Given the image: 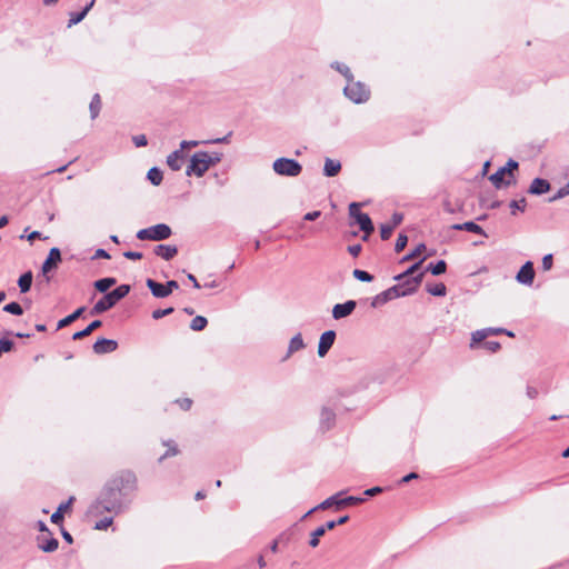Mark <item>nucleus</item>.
Wrapping results in <instances>:
<instances>
[{
    "mask_svg": "<svg viewBox=\"0 0 569 569\" xmlns=\"http://www.w3.org/2000/svg\"><path fill=\"white\" fill-rule=\"evenodd\" d=\"M138 489V479L131 471H122L113 477L101 493L116 513L124 511L131 503L130 496Z\"/></svg>",
    "mask_w": 569,
    "mask_h": 569,
    "instance_id": "obj_1",
    "label": "nucleus"
},
{
    "mask_svg": "<svg viewBox=\"0 0 569 569\" xmlns=\"http://www.w3.org/2000/svg\"><path fill=\"white\" fill-rule=\"evenodd\" d=\"M222 160V153L218 151H197L191 158L186 169L187 176L202 177L212 166Z\"/></svg>",
    "mask_w": 569,
    "mask_h": 569,
    "instance_id": "obj_2",
    "label": "nucleus"
},
{
    "mask_svg": "<svg viewBox=\"0 0 569 569\" xmlns=\"http://www.w3.org/2000/svg\"><path fill=\"white\" fill-rule=\"evenodd\" d=\"M425 272L426 271L419 272V274L417 277H413L411 280V283H412L411 287H409L407 289H402V286H392V287L388 288L387 290L380 292L379 295L373 297V299L371 301V306L373 308H377L379 306L387 303L390 300L412 295L419 287L420 282L422 281Z\"/></svg>",
    "mask_w": 569,
    "mask_h": 569,
    "instance_id": "obj_3",
    "label": "nucleus"
},
{
    "mask_svg": "<svg viewBox=\"0 0 569 569\" xmlns=\"http://www.w3.org/2000/svg\"><path fill=\"white\" fill-rule=\"evenodd\" d=\"M129 292V284H120L112 291L107 292L101 299H99L92 307L90 313L97 316L108 311L109 309L114 307L118 303V301L127 297Z\"/></svg>",
    "mask_w": 569,
    "mask_h": 569,
    "instance_id": "obj_4",
    "label": "nucleus"
},
{
    "mask_svg": "<svg viewBox=\"0 0 569 569\" xmlns=\"http://www.w3.org/2000/svg\"><path fill=\"white\" fill-rule=\"evenodd\" d=\"M519 167L518 162L513 159H509L506 166L499 168L495 173L489 177V180L496 188L502 186H511L515 183L513 171Z\"/></svg>",
    "mask_w": 569,
    "mask_h": 569,
    "instance_id": "obj_5",
    "label": "nucleus"
},
{
    "mask_svg": "<svg viewBox=\"0 0 569 569\" xmlns=\"http://www.w3.org/2000/svg\"><path fill=\"white\" fill-rule=\"evenodd\" d=\"M345 96L355 103H363L370 98V90L360 81L349 80L343 89Z\"/></svg>",
    "mask_w": 569,
    "mask_h": 569,
    "instance_id": "obj_6",
    "label": "nucleus"
},
{
    "mask_svg": "<svg viewBox=\"0 0 569 569\" xmlns=\"http://www.w3.org/2000/svg\"><path fill=\"white\" fill-rule=\"evenodd\" d=\"M171 228L166 223H158L149 228L141 229L137 232L139 240L161 241L170 238Z\"/></svg>",
    "mask_w": 569,
    "mask_h": 569,
    "instance_id": "obj_7",
    "label": "nucleus"
},
{
    "mask_svg": "<svg viewBox=\"0 0 569 569\" xmlns=\"http://www.w3.org/2000/svg\"><path fill=\"white\" fill-rule=\"evenodd\" d=\"M273 171L279 176L297 177L302 171V166L295 159L278 158L272 164Z\"/></svg>",
    "mask_w": 569,
    "mask_h": 569,
    "instance_id": "obj_8",
    "label": "nucleus"
},
{
    "mask_svg": "<svg viewBox=\"0 0 569 569\" xmlns=\"http://www.w3.org/2000/svg\"><path fill=\"white\" fill-rule=\"evenodd\" d=\"M359 207L360 204L357 202L350 203L349 213L352 218L356 219V222L365 232L363 240H367L368 236L373 232L375 228L370 217L367 213L361 212Z\"/></svg>",
    "mask_w": 569,
    "mask_h": 569,
    "instance_id": "obj_9",
    "label": "nucleus"
},
{
    "mask_svg": "<svg viewBox=\"0 0 569 569\" xmlns=\"http://www.w3.org/2000/svg\"><path fill=\"white\" fill-rule=\"evenodd\" d=\"M147 287L150 289L151 293L156 298H166L168 297L174 289L179 288V284L176 280H170L166 284L159 283L152 279H147Z\"/></svg>",
    "mask_w": 569,
    "mask_h": 569,
    "instance_id": "obj_10",
    "label": "nucleus"
},
{
    "mask_svg": "<svg viewBox=\"0 0 569 569\" xmlns=\"http://www.w3.org/2000/svg\"><path fill=\"white\" fill-rule=\"evenodd\" d=\"M103 512H113L116 509H111L110 505L107 503V499L102 493L90 505L87 515L92 517L101 516Z\"/></svg>",
    "mask_w": 569,
    "mask_h": 569,
    "instance_id": "obj_11",
    "label": "nucleus"
},
{
    "mask_svg": "<svg viewBox=\"0 0 569 569\" xmlns=\"http://www.w3.org/2000/svg\"><path fill=\"white\" fill-rule=\"evenodd\" d=\"M535 278L533 263L527 261L518 271L516 279L519 283L531 286Z\"/></svg>",
    "mask_w": 569,
    "mask_h": 569,
    "instance_id": "obj_12",
    "label": "nucleus"
},
{
    "mask_svg": "<svg viewBox=\"0 0 569 569\" xmlns=\"http://www.w3.org/2000/svg\"><path fill=\"white\" fill-rule=\"evenodd\" d=\"M336 339V332L333 330L325 331L319 339L318 355L325 357L330 348L332 347Z\"/></svg>",
    "mask_w": 569,
    "mask_h": 569,
    "instance_id": "obj_13",
    "label": "nucleus"
},
{
    "mask_svg": "<svg viewBox=\"0 0 569 569\" xmlns=\"http://www.w3.org/2000/svg\"><path fill=\"white\" fill-rule=\"evenodd\" d=\"M357 302L355 300H348L345 303H337L332 309V317L336 320L348 317L356 309Z\"/></svg>",
    "mask_w": 569,
    "mask_h": 569,
    "instance_id": "obj_14",
    "label": "nucleus"
},
{
    "mask_svg": "<svg viewBox=\"0 0 569 569\" xmlns=\"http://www.w3.org/2000/svg\"><path fill=\"white\" fill-rule=\"evenodd\" d=\"M93 352L97 355L110 353L117 350L118 342L112 339L101 338L98 339L93 345Z\"/></svg>",
    "mask_w": 569,
    "mask_h": 569,
    "instance_id": "obj_15",
    "label": "nucleus"
},
{
    "mask_svg": "<svg viewBox=\"0 0 569 569\" xmlns=\"http://www.w3.org/2000/svg\"><path fill=\"white\" fill-rule=\"evenodd\" d=\"M61 261V252L59 248H51L47 259L42 264V273H48L51 269L56 268L58 263Z\"/></svg>",
    "mask_w": 569,
    "mask_h": 569,
    "instance_id": "obj_16",
    "label": "nucleus"
},
{
    "mask_svg": "<svg viewBox=\"0 0 569 569\" xmlns=\"http://www.w3.org/2000/svg\"><path fill=\"white\" fill-rule=\"evenodd\" d=\"M231 134H232V132H229L227 136H224L222 138H216V139H210V140H206V141L183 140L180 143L179 150L183 151L187 148H194V147H198L200 143H211V144L228 143Z\"/></svg>",
    "mask_w": 569,
    "mask_h": 569,
    "instance_id": "obj_17",
    "label": "nucleus"
},
{
    "mask_svg": "<svg viewBox=\"0 0 569 569\" xmlns=\"http://www.w3.org/2000/svg\"><path fill=\"white\" fill-rule=\"evenodd\" d=\"M184 163V152L182 150H174L167 157V164L168 167L173 170L178 171L182 168Z\"/></svg>",
    "mask_w": 569,
    "mask_h": 569,
    "instance_id": "obj_18",
    "label": "nucleus"
},
{
    "mask_svg": "<svg viewBox=\"0 0 569 569\" xmlns=\"http://www.w3.org/2000/svg\"><path fill=\"white\" fill-rule=\"evenodd\" d=\"M154 253L158 257H161L162 259L168 261L171 260L178 253V248L172 244H158L154 248Z\"/></svg>",
    "mask_w": 569,
    "mask_h": 569,
    "instance_id": "obj_19",
    "label": "nucleus"
},
{
    "mask_svg": "<svg viewBox=\"0 0 569 569\" xmlns=\"http://www.w3.org/2000/svg\"><path fill=\"white\" fill-rule=\"evenodd\" d=\"M341 170V162L336 159L326 158L323 164V176L336 177Z\"/></svg>",
    "mask_w": 569,
    "mask_h": 569,
    "instance_id": "obj_20",
    "label": "nucleus"
},
{
    "mask_svg": "<svg viewBox=\"0 0 569 569\" xmlns=\"http://www.w3.org/2000/svg\"><path fill=\"white\" fill-rule=\"evenodd\" d=\"M550 189V183L545 180V179H541V178H536L532 180L530 187H529V192L531 194H543L546 192H548Z\"/></svg>",
    "mask_w": 569,
    "mask_h": 569,
    "instance_id": "obj_21",
    "label": "nucleus"
},
{
    "mask_svg": "<svg viewBox=\"0 0 569 569\" xmlns=\"http://www.w3.org/2000/svg\"><path fill=\"white\" fill-rule=\"evenodd\" d=\"M336 420V415L331 409L323 408L320 415V426L325 430H329Z\"/></svg>",
    "mask_w": 569,
    "mask_h": 569,
    "instance_id": "obj_22",
    "label": "nucleus"
},
{
    "mask_svg": "<svg viewBox=\"0 0 569 569\" xmlns=\"http://www.w3.org/2000/svg\"><path fill=\"white\" fill-rule=\"evenodd\" d=\"M502 331H505V329H502V328H487V329L477 330L472 333V341L481 342L489 335H498V333H502Z\"/></svg>",
    "mask_w": 569,
    "mask_h": 569,
    "instance_id": "obj_23",
    "label": "nucleus"
},
{
    "mask_svg": "<svg viewBox=\"0 0 569 569\" xmlns=\"http://www.w3.org/2000/svg\"><path fill=\"white\" fill-rule=\"evenodd\" d=\"M452 229L455 230H465L468 232L477 233V234H485L483 229L477 224L473 221H467L463 223H456L452 226Z\"/></svg>",
    "mask_w": 569,
    "mask_h": 569,
    "instance_id": "obj_24",
    "label": "nucleus"
},
{
    "mask_svg": "<svg viewBox=\"0 0 569 569\" xmlns=\"http://www.w3.org/2000/svg\"><path fill=\"white\" fill-rule=\"evenodd\" d=\"M342 493H343V492H342V491H340V492H338V493H336V495H333V496H331V497L327 498V499H326L325 501H322L319 506H317L316 508H313V509L309 510V511L307 512V515H306V516L310 515V513H311L313 510H316V509H328V508H330V507H332V506H336V507L338 508V502L340 501V496H341Z\"/></svg>",
    "mask_w": 569,
    "mask_h": 569,
    "instance_id": "obj_25",
    "label": "nucleus"
},
{
    "mask_svg": "<svg viewBox=\"0 0 569 569\" xmlns=\"http://www.w3.org/2000/svg\"><path fill=\"white\" fill-rule=\"evenodd\" d=\"M73 501V497H70V499L67 502L61 503L58 509L52 513L51 516V522L58 525L63 520V512L69 509L70 505Z\"/></svg>",
    "mask_w": 569,
    "mask_h": 569,
    "instance_id": "obj_26",
    "label": "nucleus"
},
{
    "mask_svg": "<svg viewBox=\"0 0 569 569\" xmlns=\"http://www.w3.org/2000/svg\"><path fill=\"white\" fill-rule=\"evenodd\" d=\"M84 311V307L78 308L76 311H73L71 315L67 316L66 318L58 321L57 329H62L73 321H76Z\"/></svg>",
    "mask_w": 569,
    "mask_h": 569,
    "instance_id": "obj_27",
    "label": "nucleus"
},
{
    "mask_svg": "<svg viewBox=\"0 0 569 569\" xmlns=\"http://www.w3.org/2000/svg\"><path fill=\"white\" fill-rule=\"evenodd\" d=\"M32 278L33 277H32L31 271H27L20 276V278L18 280V286H19L21 293H26L30 290L31 284H32Z\"/></svg>",
    "mask_w": 569,
    "mask_h": 569,
    "instance_id": "obj_28",
    "label": "nucleus"
},
{
    "mask_svg": "<svg viewBox=\"0 0 569 569\" xmlns=\"http://www.w3.org/2000/svg\"><path fill=\"white\" fill-rule=\"evenodd\" d=\"M101 325H102V322L100 320H94L83 330L74 332L72 336V339L80 340V339L89 336L93 330L100 328Z\"/></svg>",
    "mask_w": 569,
    "mask_h": 569,
    "instance_id": "obj_29",
    "label": "nucleus"
},
{
    "mask_svg": "<svg viewBox=\"0 0 569 569\" xmlns=\"http://www.w3.org/2000/svg\"><path fill=\"white\" fill-rule=\"evenodd\" d=\"M116 282V278L107 277L94 281L93 286L99 292H107Z\"/></svg>",
    "mask_w": 569,
    "mask_h": 569,
    "instance_id": "obj_30",
    "label": "nucleus"
},
{
    "mask_svg": "<svg viewBox=\"0 0 569 569\" xmlns=\"http://www.w3.org/2000/svg\"><path fill=\"white\" fill-rule=\"evenodd\" d=\"M305 348V343L301 333L293 336L289 342L288 356Z\"/></svg>",
    "mask_w": 569,
    "mask_h": 569,
    "instance_id": "obj_31",
    "label": "nucleus"
},
{
    "mask_svg": "<svg viewBox=\"0 0 569 569\" xmlns=\"http://www.w3.org/2000/svg\"><path fill=\"white\" fill-rule=\"evenodd\" d=\"M58 546L59 541L53 537L39 541L38 543V547L44 552H53L57 550Z\"/></svg>",
    "mask_w": 569,
    "mask_h": 569,
    "instance_id": "obj_32",
    "label": "nucleus"
},
{
    "mask_svg": "<svg viewBox=\"0 0 569 569\" xmlns=\"http://www.w3.org/2000/svg\"><path fill=\"white\" fill-rule=\"evenodd\" d=\"M423 261H425V258L420 259L418 262H416L410 268H408L403 273L396 276L395 279L398 281H401L402 279L408 278V277H410V278L417 277L419 273H416V272Z\"/></svg>",
    "mask_w": 569,
    "mask_h": 569,
    "instance_id": "obj_33",
    "label": "nucleus"
},
{
    "mask_svg": "<svg viewBox=\"0 0 569 569\" xmlns=\"http://www.w3.org/2000/svg\"><path fill=\"white\" fill-rule=\"evenodd\" d=\"M163 446L168 447V450L159 458V462H162L164 459L174 457L179 453V449L174 441L168 440L162 442Z\"/></svg>",
    "mask_w": 569,
    "mask_h": 569,
    "instance_id": "obj_34",
    "label": "nucleus"
},
{
    "mask_svg": "<svg viewBox=\"0 0 569 569\" xmlns=\"http://www.w3.org/2000/svg\"><path fill=\"white\" fill-rule=\"evenodd\" d=\"M447 270V263L445 260H439L436 263H429L426 271H430L433 276H440Z\"/></svg>",
    "mask_w": 569,
    "mask_h": 569,
    "instance_id": "obj_35",
    "label": "nucleus"
},
{
    "mask_svg": "<svg viewBox=\"0 0 569 569\" xmlns=\"http://www.w3.org/2000/svg\"><path fill=\"white\" fill-rule=\"evenodd\" d=\"M426 290L428 293L435 297H443L446 296L447 288L442 282L435 284H427Z\"/></svg>",
    "mask_w": 569,
    "mask_h": 569,
    "instance_id": "obj_36",
    "label": "nucleus"
},
{
    "mask_svg": "<svg viewBox=\"0 0 569 569\" xmlns=\"http://www.w3.org/2000/svg\"><path fill=\"white\" fill-rule=\"evenodd\" d=\"M147 178L153 186H159L162 182L163 174L159 168L153 167L148 171Z\"/></svg>",
    "mask_w": 569,
    "mask_h": 569,
    "instance_id": "obj_37",
    "label": "nucleus"
},
{
    "mask_svg": "<svg viewBox=\"0 0 569 569\" xmlns=\"http://www.w3.org/2000/svg\"><path fill=\"white\" fill-rule=\"evenodd\" d=\"M89 109H90L91 119H96L98 117L99 112H100V109H101V99H100V96L98 93H96L92 97L90 106H89Z\"/></svg>",
    "mask_w": 569,
    "mask_h": 569,
    "instance_id": "obj_38",
    "label": "nucleus"
},
{
    "mask_svg": "<svg viewBox=\"0 0 569 569\" xmlns=\"http://www.w3.org/2000/svg\"><path fill=\"white\" fill-rule=\"evenodd\" d=\"M326 528L323 526L318 527L316 530L311 532V538L309 540V545L312 548H316L319 546V539L326 533Z\"/></svg>",
    "mask_w": 569,
    "mask_h": 569,
    "instance_id": "obj_39",
    "label": "nucleus"
},
{
    "mask_svg": "<svg viewBox=\"0 0 569 569\" xmlns=\"http://www.w3.org/2000/svg\"><path fill=\"white\" fill-rule=\"evenodd\" d=\"M207 319L202 316H196L192 320H191V323H190V328L193 330V331H201L203 330L206 327H207Z\"/></svg>",
    "mask_w": 569,
    "mask_h": 569,
    "instance_id": "obj_40",
    "label": "nucleus"
},
{
    "mask_svg": "<svg viewBox=\"0 0 569 569\" xmlns=\"http://www.w3.org/2000/svg\"><path fill=\"white\" fill-rule=\"evenodd\" d=\"M331 67L336 69L338 72H340L347 79V82L353 78L349 67L346 66L345 63L333 62Z\"/></svg>",
    "mask_w": 569,
    "mask_h": 569,
    "instance_id": "obj_41",
    "label": "nucleus"
},
{
    "mask_svg": "<svg viewBox=\"0 0 569 569\" xmlns=\"http://www.w3.org/2000/svg\"><path fill=\"white\" fill-rule=\"evenodd\" d=\"M3 311L14 316H21L23 313V309L18 302H10L6 305L3 307Z\"/></svg>",
    "mask_w": 569,
    "mask_h": 569,
    "instance_id": "obj_42",
    "label": "nucleus"
},
{
    "mask_svg": "<svg viewBox=\"0 0 569 569\" xmlns=\"http://www.w3.org/2000/svg\"><path fill=\"white\" fill-rule=\"evenodd\" d=\"M363 501H365V499L361 497L349 496L343 499H340V501L338 502V508H340L342 506L362 503Z\"/></svg>",
    "mask_w": 569,
    "mask_h": 569,
    "instance_id": "obj_43",
    "label": "nucleus"
},
{
    "mask_svg": "<svg viewBox=\"0 0 569 569\" xmlns=\"http://www.w3.org/2000/svg\"><path fill=\"white\" fill-rule=\"evenodd\" d=\"M352 274L357 280L362 282H370L373 279V277L369 272L360 269H355Z\"/></svg>",
    "mask_w": 569,
    "mask_h": 569,
    "instance_id": "obj_44",
    "label": "nucleus"
},
{
    "mask_svg": "<svg viewBox=\"0 0 569 569\" xmlns=\"http://www.w3.org/2000/svg\"><path fill=\"white\" fill-rule=\"evenodd\" d=\"M426 250V246L423 243H419L410 253H408L407 256H405L402 258V261H408V260H411L413 258H417L418 256H420L423 251Z\"/></svg>",
    "mask_w": 569,
    "mask_h": 569,
    "instance_id": "obj_45",
    "label": "nucleus"
},
{
    "mask_svg": "<svg viewBox=\"0 0 569 569\" xmlns=\"http://www.w3.org/2000/svg\"><path fill=\"white\" fill-rule=\"evenodd\" d=\"M348 520H349V517H348V516H342V517H340L338 520H330V521H327V522L323 525V527L326 528V530H332V529H335L337 526H340V525L346 523Z\"/></svg>",
    "mask_w": 569,
    "mask_h": 569,
    "instance_id": "obj_46",
    "label": "nucleus"
},
{
    "mask_svg": "<svg viewBox=\"0 0 569 569\" xmlns=\"http://www.w3.org/2000/svg\"><path fill=\"white\" fill-rule=\"evenodd\" d=\"M86 11H80V12H72L70 13V19H69V22H68V27H72L79 22H81L84 17H86Z\"/></svg>",
    "mask_w": 569,
    "mask_h": 569,
    "instance_id": "obj_47",
    "label": "nucleus"
},
{
    "mask_svg": "<svg viewBox=\"0 0 569 569\" xmlns=\"http://www.w3.org/2000/svg\"><path fill=\"white\" fill-rule=\"evenodd\" d=\"M569 194V181L566 183V186L561 187L550 199V202L557 201L566 196Z\"/></svg>",
    "mask_w": 569,
    "mask_h": 569,
    "instance_id": "obj_48",
    "label": "nucleus"
},
{
    "mask_svg": "<svg viewBox=\"0 0 569 569\" xmlns=\"http://www.w3.org/2000/svg\"><path fill=\"white\" fill-rule=\"evenodd\" d=\"M393 226H391L390 223H383L380 226V237L382 240H388L391 234H392V231H393Z\"/></svg>",
    "mask_w": 569,
    "mask_h": 569,
    "instance_id": "obj_49",
    "label": "nucleus"
},
{
    "mask_svg": "<svg viewBox=\"0 0 569 569\" xmlns=\"http://www.w3.org/2000/svg\"><path fill=\"white\" fill-rule=\"evenodd\" d=\"M408 242V237L403 233H400L397 238L396 244H395V251L400 252L402 251Z\"/></svg>",
    "mask_w": 569,
    "mask_h": 569,
    "instance_id": "obj_50",
    "label": "nucleus"
},
{
    "mask_svg": "<svg viewBox=\"0 0 569 569\" xmlns=\"http://www.w3.org/2000/svg\"><path fill=\"white\" fill-rule=\"evenodd\" d=\"M526 206H527V201L525 198H522L520 200H512L510 202V208L512 209L513 214L516 213V210L525 211Z\"/></svg>",
    "mask_w": 569,
    "mask_h": 569,
    "instance_id": "obj_51",
    "label": "nucleus"
},
{
    "mask_svg": "<svg viewBox=\"0 0 569 569\" xmlns=\"http://www.w3.org/2000/svg\"><path fill=\"white\" fill-rule=\"evenodd\" d=\"M173 312V308L169 307L167 309H157L152 311V318L154 320H159L168 315H171Z\"/></svg>",
    "mask_w": 569,
    "mask_h": 569,
    "instance_id": "obj_52",
    "label": "nucleus"
},
{
    "mask_svg": "<svg viewBox=\"0 0 569 569\" xmlns=\"http://www.w3.org/2000/svg\"><path fill=\"white\" fill-rule=\"evenodd\" d=\"M113 519L111 517H106L100 521L96 522L94 529L97 530H106L108 527L112 525Z\"/></svg>",
    "mask_w": 569,
    "mask_h": 569,
    "instance_id": "obj_53",
    "label": "nucleus"
},
{
    "mask_svg": "<svg viewBox=\"0 0 569 569\" xmlns=\"http://www.w3.org/2000/svg\"><path fill=\"white\" fill-rule=\"evenodd\" d=\"M13 348V342L9 339L2 338L0 339V350L2 352H9Z\"/></svg>",
    "mask_w": 569,
    "mask_h": 569,
    "instance_id": "obj_54",
    "label": "nucleus"
},
{
    "mask_svg": "<svg viewBox=\"0 0 569 569\" xmlns=\"http://www.w3.org/2000/svg\"><path fill=\"white\" fill-rule=\"evenodd\" d=\"M132 141L136 147H144L148 143L147 137L144 134H137L132 137Z\"/></svg>",
    "mask_w": 569,
    "mask_h": 569,
    "instance_id": "obj_55",
    "label": "nucleus"
},
{
    "mask_svg": "<svg viewBox=\"0 0 569 569\" xmlns=\"http://www.w3.org/2000/svg\"><path fill=\"white\" fill-rule=\"evenodd\" d=\"M553 258L551 253L546 254L542 258V268L543 270H550L552 268Z\"/></svg>",
    "mask_w": 569,
    "mask_h": 569,
    "instance_id": "obj_56",
    "label": "nucleus"
},
{
    "mask_svg": "<svg viewBox=\"0 0 569 569\" xmlns=\"http://www.w3.org/2000/svg\"><path fill=\"white\" fill-rule=\"evenodd\" d=\"M483 347L490 352H496L500 349V343L498 341H487Z\"/></svg>",
    "mask_w": 569,
    "mask_h": 569,
    "instance_id": "obj_57",
    "label": "nucleus"
},
{
    "mask_svg": "<svg viewBox=\"0 0 569 569\" xmlns=\"http://www.w3.org/2000/svg\"><path fill=\"white\" fill-rule=\"evenodd\" d=\"M403 220V214L400 213V212H395L391 217V222L390 224L393 226V228H396L397 226H399Z\"/></svg>",
    "mask_w": 569,
    "mask_h": 569,
    "instance_id": "obj_58",
    "label": "nucleus"
},
{
    "mask_svg": "<svg viewBox=\"0 0 569 569\" xmlns=\"http://www.w3.org/2000/svg\"><path fill=\"white\" fill-rule=\"evenodd\" d=\"M123 256L130 260H140L142 258V253L138 251H126Z\"/></svg>",
    "mask_w": 569,
    "mask_h": 569,
    "instance_id": "obj_59",
    "label": "nucleus"
},
{
    "mask_svg": "<svg viewBox=\"0 0 569 569\" xmlns=\"http://www.w3.org/2000/svg\"><path fill=\"white\" fill-rule=\"evenodd\" d=\"M362 247L360 244H352L348 247V251L352 257H358Z\"/></svg>",
    "mask_w": 569,
    "mask_h": 569,
    "instance_id": "obj_60",
    "label": "nucleus"
},
{
    "mask_svg": "<svg viewBox=\"0 0 569 569\" xmlns=\"http://www.w3.org/2000/svg\"><path fill=\"white\" fill-rule=\"evenodd\" d=\"M177 402L179 403V406L183 410H189L191 408V405H192V400L189 399V398H184V399L178 400Z\"/></svg>",
    "mask_w": 569,
    "mask_h": 569,
    "instance_id": "obj_61",
    "label": "nucleus"
},
{
    "mask_svg": "<svg viewBox=\"0 0 569 569\" xmlns=\"http://www.w3.org/2000/svg\"><path fill=\"white\" fill-rule=\"evenodd\" d=\"M321 212L316 210L305 214L303 219L307 221H313L320 217Z\"/></svg>",
    "mask_w": 569,
    "mask_h": 569,
    "instance_id": "obj_62",
    "label": "nucleus"
},
{
    "mask_svg": "<svg viewBox=\"0 0 569 569\" xmlns=\"http://www.w3.org/2000/svg\"><path fill=\"white\" fill-rule=\"evenodd\" d=\"M92 258L93 259H98V258L110 259V254L104 249H97Z\"/></svg>",
    "mask_w": 569,
    "mask_h": 569,
    "instance_id": "obj_63",
    "label": "nucleus"
},
{
    "mask_svg": "<svg viewBox=\"0 0 569 569\" xmlns=\"http://www.w3.org/2000/svg\"><path fill=\"white\" fill-rule=\"evenodd\" d=\"M419 478V475L416 473V472H410L408 473L407 476L402 477L401 480L399 481L400 483H407L413 479H418Z\"/></svg>",
    "mask_w": 569,
    "mask_h": 569,
    "instance_id": "obj_64",
    "label": "nucleus"
}]
</instances>
